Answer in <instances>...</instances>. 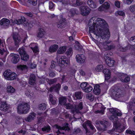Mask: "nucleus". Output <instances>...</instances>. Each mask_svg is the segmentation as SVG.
<instances>
[{"instance_id":"20e7f679","label":"nucleus","mask_w":135,"mask_h":135,"mask_svg":"<svg viewBox=\"0 0 135 135\" xmlns=\"http://www.w3.org/2000/svg\"><path fill=\"white\" fill-rule=\"evenodd\" d=\"M4 77L7 80H13L16 79V74L14 72H12L10 70H6L3 73Z\"/></svg>"},{"instance_id":"a878e982","label":"nucleus","mask_w":135,"mask_h":135,"mask_svg":"<svg viewBox=\"0 0 135 135\" xmlns=\"http://www.w3.org/2000/svg\"><path fill=\"white\" fill-rule=\"evenodd\" d=\"M55 91L58 93L61 87V85L59 83L53 85Z\"/></svg>"},{"instance_id":"cd10ccee","label":"nucleus","mask_w":135,"mask_h":135,"mask_svg":"<svg viewBox=\"0 0 135 135\" xmlns=\"http://www.w3.org/2000/svg\"><path fill=\"white\" fill-rule=\"evenodd\" d=\"M76 9L71 8L69 12L68 15L71 17H73L76 14Z\"/></svg>"},{"instance_id":"a18cd8bd","label":"nucleus","mask_w":135,"mask_h":135,"mask_svg":"<svg viewBox=\"0 0 135 135\" xmlns=\"http://www.w3.org/2000/svg\"><path fill=\"white\" fill-rule=\"evenodd\" d=\"M130 77L128 76H126L125 78L124 79H122V82L123 83H127L130 81Z\"/></svg>"},{"instance_id":"864d4df0","label":"nucleus","mask_w":135,"mask_h":135,"mask_svg":"<svg viewBox=\"0 0 135 135\" xmlns=\"http://www.w3.org/2000/svg\"><path fill=\"white\" fill-rule=\"evenodd\" d=\"M56 63L54 61H51V64L50 65V68L51 69H54L56 66Z\"/></svg>"},{"instance_id":"a19ab883","label":"nucleus","mask_w":135,"mask_h":135,"mask_svg":"<svg viewBox=\"0 0 135 135\" xmlns=\"http://www.w3.org/2000/svg\"><path fill=\"white\" fill-rule=\"evenodd\" d=\"M126 76H127L126 74L123 73H119L118 74L119 78L121 82L122 79H124Z\"/></svg>"},{"instance_id":"2eb2a0df","label":"nucleus","mask_w":135,"mask_h":135,"mask_svg":"<svg viewBox=\"0 0 135 135\" xmlns=\"http://www.w3.org/2000/svg\"><path fill=\"white\" fill-rule=\"evenodd\" d=\"M14 22L17 25L23 24L26 25L27 23L26 18L23 16H21L20 19H16L14 20Z\"/></svg>"},{"instance_id":"c9c22d12","label":"nucleus","mask_w":135,"mask_h":135,"mask_svg":"<svg viewBox=\"0 0 135 135\" xmlns=\"http://www.w3.org/2000/svg\"><path fill=\"white\" fill-rule=\"evenodd\" d=\"M64 106L67 109H71V110L74 109L73 105L72 104H71L70 103H66Z\"/></svg>"},{"instance_id":"338daca9","label":"nucleus","mask_w":135,"mask_h":135,"mask_svg":"<svg viewBox=\"0 0 135 135\" xmlns=\"http://www.w3.org/2000/svg\"><path fill=\"white\" fill-rule=\"evenodd\" d=\"M104 9H105L102 5L100 6L98 8V10L100 11H103Z\"/></svg>"},{"instance_id":"7ed1b4c3","label":"nucleus","mask_w":135,"mask_h":135,"mask_svg":"<svg viewBox=\"0 0 135 135\" xmlns=\"http://www.w3.org/2000/svg\"><path fill=\"white\" fill-rule=\"evenodd\" d=\"M111 90L112 96L113 97L119 98L121 97L122 91L118 85L116 84L113 86Z\"/></svg>"},{"instance_id":"6e6552de","label":"nucleus","mask_w":135,"mask_h":135,"mask_svg":"<svg viewBox=\"0 0 135 135\" xmlns=\"http://www.w3.org/2000/svg\"><path fill=\"white\" fill-rule=\"evenodd\" d=\"M109 54L107 52L105 53L104 55V59L107 65L109 67H111L114 65L115 61L109 57Z\"/></svg>"},{"instance_id":"393cba45","label":"nucleus","mask_w":135,"mask_h":135,"mask_svg":"<svg viewBox=\"0 0 135 135\" xmlns=\"http://www.w3.org/2000/svg\"><path fill=\"white\" fill-rule=\"evenodd\" d=\"M38 32L37 34V37L42 38L43 37L44 35L45 31L44 30L41 28H39L38 29Z\"/></svg>"},{"instance_id":"09e8293b","label":"nucleus","mask_w":135,"mask_h":135,"mask_svg":"<svg viewBox=\"0 0 135 135\" xmlns=\"http://www.w3.org/2000/svg\"><path fill=\"white\" fill-rule=\"evenodd\" d=\"M121 126V124L119 123H115L114 124V126L115 127V128L117 130H119Z\"/></svg>"},{"instance_id":"ea45409f","label":"nucleus","mask_w":135,"mask_h":135,"mask_svg":"<svg viewBox=\"0 0 135 135\" xmlns=\"http://www.w3.org/2000/svg\"><path fill=\"white\" fill-rule=\"evenodd\" d=\"M88 84L87 82H84L80 84V86L81 89L84 91Z\"/></svg>"},{"instance_id":"de8ad7c7","label":"nucleus","mask_w":135,"mask_h":135,"mask_svg":"<svg viewBox=\"0 0 135 135\" xmlns=\"http://www.w3.org/2000/svg\"><path fill=\"white\" fill-rule=\"evenodd\" d=\"M31 49L34 53H36L39 51L38 46H35L34 47H31Z\"/></svg>"},{"instance_id":"4be33fe9","label":"nucleus","mask_w":135,"mask_h":135,"mask_svg":"<svg viewBox=\"0 0 135 135\" xmlns=\"http://www.w3.org/2000/svg\"><path fill=\"white\" fill-rule=\"evenodd\" d=\"M8 109V107L7 106L6 102H2L0 107V109L4 111H6Z\"/></svg>"},{"instance_id":"4468645a","label":"nucleus","mask_w":135,"mask_h":135,"mask_svg":"<svg viewBox=\"0 0 135 135\" xmlns=\"http://www.w3.org/2000/svg\"><path fill=\"white\" fill-rule=\"evenodd\" d=\"M15 42V45L16 46H19V44L21 41L20 38L17 34L14 33L12 36Z\"/></svg>"},{"instance_id":"69168bd1","label":"nucleus","mask_w":135,"mask_h":135,"mask_svg":"<svg viewBox=\"0 0 135 135\" xmlns=\"http://www.w3.org/2000/svg\"><path fill=\"white\" fill-rule=\"evenodd\" d=\"M114 46L112 45H110L107 46V49L109 50H111L112 49H114Z\"/></svg>"},{"instance_id":"5701e85b","label":"nucleus","mask_w":135,"mask_h":135,"mask_svg":"<svg viewBox=\"0 0 135 135\" xmlns=\"http://www.w3.org/2000/svg\"><path fill=\"white\" fill-rule=\"evenodd\" d=\"M67 101L66 98L64 97H60L59 99V104L61 105H64Z\"/></svg>"},{"instance_id":"58836bf2","label":"nucleus","mask_w":135,"mask_h":135,"mask_svg":"<svg viewBox=\"0 0 135 135\" xmlns=\"http://www.w3.org/2000/svg\"><path fill=\"white\" fill-rule=\"evenodd\" d=\"M37 0H28L27 2L33 6H36L37 4Z\"/></svg>"},{"instance_id":"6ab92c4d","label":"nucleus","mask_w":135,"mask_h":135,"mask_svg":"<svg viewBox=\"0 0 135 135\" xmlns=\"http://www.w3.org/2000/svg\"><path fill=\"white\" fill-rule=\"evenodd\" d=\"M58 48V46L57 44H54L51 46L49 47V50L50 52L53 53L56 51Z\"/></svg>"},{"instance_id":"0eeeda50","label":"nucleus","mask_w":135,"mask_h":135,"mask_svg":"<svg viewBox=\"0 0 135 135\" xmlns=\"http://www.w3.org/2000/svg\"><path fill=\"white\" fill-rule=\"evenodd\" d=\"M109 111L112 115L111 116L110 119L111 120H114V119L117 120L118 119V116H120L122 115L121 113L119 112L113 108H111L109 109Z\"/></svg>"},{"instance_id":"bb28decb","label":"nucleus","mask_w":135,"mask_h":135,"mask_svg":"<svg viewBox=\"0 0 135 135\" xmlns=\"http://www.w3.org/2000/svg\"><path fill=\"white\" fill-rule=\"evenodd\" d=\"M35 114L34 112H33L30 114L25 119L26 121L30 122L33 119L35 116Z\"/></svg>"},{"instance_id":"c03bdc74","label":"nucleus","mask_w":135,"mask_h":135,"mask_svg":"<svg viewBox=\"0 0 135 135\" xmlns=\"http://www.w3.org/2000/svg\"><path fill=\"white\" fill-rule=\"evenodd\" d=\"M105 9H108L110 7V4L107 2H105L103 4H102Z\"/></svg>"},{"instance_id":"f03ea898","label":"nucleus","mask_w":135,"mask_h":135,"mask_svg":"<svg viewBox=\"0 0 135 135\" xmlns=\"http://www.w3.org/2000/svg\"><path fill=\"white\" fill-rule=\"evenodd\" d=\"M30 106L27 103H20L17 107L18 113L19 114H26L28 113Z\"/></svg>"},{"instance_id":"a211bd4d","label":"nucleus","mask_w":135,"mask_h":135,"mask_svg":"<svg viewBox=\"0 0 135 135\" xmlns=\"http://www.w3.org/2000/svg\"><path fill=\"white\" fill-rule=\"evenodd\" d=\"M133 47V46L131 45L128 44L125 47H123L120 46L119 47V49L120 51L122 52H126L128 50L131 49L132 47Z\"/></svg>"},{"instance_id":"dca6fc26","label":"nucleus","mask_w":135,"mask_h":135,"mask_svg":"<svg viewBox=\"0 0 135 135\" xmlns=\"http://www.w3.org/2000/svg\"><path fill=\"white\" fill-rule=\"evenodd\" d=\"M36 77L33 74H31L29 80V83L31 85H34L36 84Z\"/></svg>"},{"instance_id":"9b49d317","label":"nucleus","mask_w":135,"mask_h":135,"mask_svg":"<svg viewBox=\"0 0 135 135\" xmlns=\"http://www.w3.org/2000/svg\"><path fill=\"white\" fill-rule=\"evenodd\" d=\"M10 55L12 57L11 61L13 63L16 64L19 61L20 57L18 55L12 53H11Z\"/></svg>"},{"instance_id":"c85d7f7f","label":"nucleus","mask_w":135,"mask_h":135,"mask_svg":"<svg viewBox=\"0 0 135 135\" xmlns=\"http://www.w3.org/2000/svg\"><path fill=\"white\" fill-rule=\"evenodd\" d=\"M75 96L76 100H80L82 99V93L81 91H76L74 94Z\"/></svg>"},{"instance_id":"603ef678","label":"nucleus","mask_w":135,"mask_h":135,"mask_svg":"<svg viewBox=\"0 0 135 135\" xmlns=\"http://www.w3.org/2000/svg\"><path fill=\"white\" fill-rule=\"evenodd\" d=\"M68 125L69 124L67 123H66L64 124V126H63L64 130L69 131V130L70 128L69 127Z\"/></svg>"},{"instance_id":"79ce46f5","label":"nucleus","mask_w":135,"mask_h":135,"mask_svg":"<svg viewBox=\"0 0 135 135\" xmlns=\"http://www.w3.org/2000/svg\"><path fill=\"white\" fill-rule=\"evenodd\" d=\"M73 53V49L71 47L69 48L68 49L67 51L65 52L66 54L68 56L70 55H72Z\"/></svg>"},{"instance_id":"774afa93","label":"nucleus","mask_w":135,"mask_h":135,"mask_svg":"<svg viewBox=\"0 0 135 135\" xmlns=\"http://www.w3.org/2000/svg\"><path fill=\"white\" fill-rule=\"evenodd\" d=\"M36 67V65L35 64H33L32 63L30 65V67L32 69L35 68Z\"/></svg>"},{"instance_id":"473e14b6","label":"nucleus","mask_w":135,"mask_h":135,"mask_svg":"<svg viewBox=\"0 0 135 135\" xmlns=\"http://www.w3.org/2000/svg\"><path fill=\"white\" fill-rule=\"evenodd\" d=\"M93 89L92 87L88 84L84 91L86 93H89L91 92Z\"/></svg>"},{"instance_id":"f3484780","label":"nucleus","mask_w":135,"mask_h":135,"mask_svg":"<svg viewBox=\"0 0 135 135\" xmlns=\"http://www.w3.org/2000/svg\"><path fill=\"white\" fill-rule=\"evenodd\" d=\"M66 20L65 18H61L59 21L58 24H57V27L59 28H64V26L66 25Z\"/></svg>"},{"instance_id":"f257e3e1","label":"nucleus","mask_w":135,"mask_h":135,"mask_svg":"<svg viewBox=\"0 0 135 135\" xmlns=\"http://www.w3.org/2000/svg\"><path fill=\"white\" fill-rule=\"evenodd\" d=\"M96 21L102 28H103L102 29L98 28L96 23L93 22V24H91L89 21L88 26L90 36L93 37L91 34L92 33L96 36H101L103 39L108 40L110 36V32L109 29L106 27L107 25L106 22L103 19L101 18H98Z\"/></svg>"},{"instance_id":"f8f14e48","label":"nucleus","mask_w":135,"mask_h":135,"mask_svg":"<svg viewBox=\"0 0 135 135\" xmlns=\"http://www.w3.org/2000/svg\"><path fill=\"white\" fill-rule=\"evenodd\" d=\"M77 61L79 63L81 64L84 62L86 59L85 56L83 54H78L76 56Z\"/></svg>"},{"instance_id":"7c9ffc66","label":"nucleus","mask_w":135,"mask_h":135,"mask_svg":"<svg viewBox=\"0 0 135 135\" xmlns=\"http://www.w3.org/2000/svg\"><path fill=\"white\" fill-rule=\"evenodd\" d=\"M7 91L8 93H13L15 92V89L11 86H8L7 87Z\"/></svg>"},{"instance_id":"9d476101","label":"nucleus","mask_w":135,"mask_h":135,"mask_svg":"<svg viewBox=\"0 0 135 135\" xmlns=\"http://www.w3.org/2000/svg\"><path fill=\"white\" fill-rule=\"evenodd\" d=\"M83 108V104L82 102H80L78 104L75 106L74 108L72 109L71 112L73 114L75 113H77L79 112V110H81Z\"/></svg>"},{"instance_id":"72a5a7b5","label":"nucleus","mask_w":135,"mask_h":135,"mask_svg":"<svg viewBox=\"0 0 135 135\" xmlns=\"http://www.w3.org/2000/svg\"><path fill=\"white\" fill-rule=\"evenodd\" d=\"M18 69L23 71L27 69V67L26 65H20L17 66Z\"/></svg>"},{"instance_id":"39448f33","label":"nucleus","mask_w":135,"mask_h":135,"mask_svg":"<svg viewBox=\"0 0 135 135\" xmlns=\"http://www.w3.org/2000/svg\"><path fill=\"white\" fill-rule=\"evenodd\" d=\"M69 59L66 56H61L59 59V65L61 69L67 66L69 63Z\"/></svg>"},{"instance_id":"5fc2aeb1","label":"nucleus","mask_w":135,"mask_h":135,"mask_svg":"<svg viewBox=\"0 0 135 135\" xmlns=\"http://www.w3.org/2000/svg\"><path fill=\"white\" fill-rule=\"evenodd\" d=\"M81 131L80 129L79 128L74 129L73 133L74 134H76L80 132Z\"/></svg>"},{"instance_id":"4d7b16f0","label":"nucleus","mask_w":135,"mask_h":135,"mask_svg":"<svg viewBox=\"0 0 135 135\" xmlns=\"http://www.w3.org/2000/svg\"><path fill=\"white\" fill-rule=\"evenodd\" d=\"M135 132L134 131H132L130 129H127L126 131V133L128 134H130L132 135Z\"/></svg>"},{"instance_id":"ddd939ff","label":"nucleus","mask_w":135,"mask_h":135,"mask_svg":"<svg viewBox=\"0 0 135 135\" xmlns=\"http://www.w3.org/2000/svg\"><path fill=\"white\" fill-rule=\"evenodd\" d=\"M103 72L104 74L105 81H107L110 77L111 72L110 70L108 69H104Z\"/></svg>"},{"instance_id":"f704fd0d","label":"nucleus","mask_w":135,"mask_h":135,"mask_svg":"<svg viewBox=\"0 0 135 135\" xmlns=\"http://www.w3.org/2000/svg\"><path fill=\"white\" fill-rule=\"evenodd\" d=\"M96 71L98 72H101L103 70V66L102 65H98L95 68Z\"/></svg>"},{"instance_id":"c756f323","label":"nucleus","mask_w":135,"mask_h":135,"mask_svg":"<svg viewBox=\"0 0 135 135\" xmlns=\"http://www.w3.org/2000/svg\"><path fill=\"white\" fill-rule=\"evenodd\" d=\"M25 93L26 96L29 98H32L33 94V92L31 93L30 90L28 89H27L25 91Z\"/></svg>"},{"instance_id":"2f4dec72","label":"nucleus","mask_w":135,"mask_h":135,"mask_svg":"<svg viewBox=\"0 0 135 135\" xmlns=\"http://www.w3.org/2000/svg\"><path fill=\"white\" fill-rule=\"evenodd\" d=\"M134 104L133 101L132 102H129L128 103V108L129 110H133L134 107H135V106L134 105Z\"/></svg>"},{"instance_id":"e433bc0d","label":"nucleus","mask_w":135,"mask_h":135,"mask_svg":"<svg viewBox=\"0 0 135 135\" xmlns=\"http://www.w3.org/2000/svg\"><path fill=\"white\" fill-rule=\"evenodd\" d=\"M50 130V127L49 125L44 126L42 128V130L43 132H49Z\"/></svg>"},{"instance_id":"37998d69","label":"nucleus","mask_w":135,"mask_h":135,"mask_svg":"<svg viewBox=\"0 0 135 135\" xmlns=\"http://www.w3.org/2000/svg\"><path fill=\"white\" fill-rule=\"evenodd\" d=\"M66 46H63L60 47L58 50L60 54H62L64 53L66 50Z\"/></svg>"},{"instance_id":"6e6d98bb","label":"nucleus","mask_w":135,"mask_h":135,"mask_svg":"<svg viewBox=\"0 0 135 135\" xmlns=\"http://www.w3.org/2000/svg\"><path fill=\"white\" fill-rule=\"evenodd\" d=\"M51 112L55 115L58 114L59 113V111L56 108H54L51 111Z\"/></svg>"},{"instance_id":"3c124183","label":"nucleus","mask_w":135,"mask_h":135,"mask_svg":"<svg viewBox=\"0 0 135 135\" xmlns=\"http://www.w3.org/2000/svg\"><path fill=\"white\" fill-rule=\"evenodd\" d=\"M56 81V80L55 79H48V83L50 85H51L52 84L55 83Z\"/></svg>"},{"instance_id":"0e129e2a","label":"nucleus","mask_w":135,"mask_h":135,"mask_svg":"<svg viewBox=\"0 0 135 135\" xmlns=\"http://www.w3.org/2000/svg\"><path fill=\"white\" fill-rule=\"evenodd\" d=\"M45 79L44 78H41V80H40L39 83L41 84H44L45 81Z\"/></svg>"},{"instance_id":"4c0bfd02","label":"nucleus","mask_w":135,"mask_h":135,"mask_svg":"<svg viewBox=\"0 0 135 135\" xmlns=\"http://www.w3.org/2000/svg\"><path fill=\"white\" fill-rule=\"evenodd\" d=\"M46 104L42 103L39 105V109L41 110H45L46 108Z\"/></svg>"},{"instance_id":"bf43d9fd","label":"nucleus","mask_w":135,"mask_h":135,"mask_svg":"<svg viewBox=\"0 0 135 135\" xmlns=\"http://www.w3.org/2000/svg\"><path fill=\"white\" fill-rule=\"evenodd\" d=\"M130 9L131 12L135 11V4L131 6H130Z\"/></svg>"},{"instance_id":"13d9d810","label":"nucleus","mask_w":135,"mask_h":135,"mask_svg":"<svg viewBox=\"0 0 135 135\" xmlns=\"http://www.w3.org/2000/svg\"><path fill=\"white\" fill-rule=\"evenodd\" d=\"M55 5L51 1L50 2L49 6V8L51 9H52Z\"/></svg>"},{"instance_id":"423d86ee","label":"nucleus","mask_w":135,"mask_h":135,"mask_svg":"<svg viewBox=\"0 0 135 135\" xmlns=\"http://www.w3.org/2000/svg\"><path fill=\"white\" fill-rule=\"evenodd\" d=\"M18 51L21 59L25 61H27L29 59V56L27 54L25 47L22 46L20 48Z\"/></svg>"},{"instance_id":"8fccbe9b","label":"nucleus","mask_w":135,"mask_h":135,"mask_svg":"<svg viewBox=\"0 0 135 135\" xmlns=\"http://www.w3.org/2000/svg\"><path fill=\"white\" fill-rule=\"evenodd\" d=\"M56 75L55 71H50L49 73V76L50 77L53 78Z\"/></svg>"},{"instance_id":"412c9836","label":"nucleus","mask_w":135,"mask_h":135,"mask_svg":"<svg viewBox=\"0 0 135 135\" xmlns=\"http://www.w3.org/2000/svg\"><path fill=\"white\" fill-rule=\"evenodd\" d=\"M100 86L98 84H96L94 86L93 90L94 93L96 95H99L100 93V89L99 88Z\"/></svg>"},{"instance_id":"e2e57ef3","label":"nucleus","mask_w":135,"mask_h":135,"mask_svg":"<svg viewBox=\"0 0 135 135\" xmlns=\"http://www.w3.org/2000/svg\"><path fill=\"white\" fill-rule=\"evenodd\" d=\"M82 4L80 0H77L76 1V4L78 6L81 5Z\"/></svg>"},{"instance_id":"49530a36","label":"nucleus","mask_w":135,"mask_h":135,"mask_svg":"<svg viewBox=\"0 0 135 135\" xmlns=\"http://www.w3.org/2000/svg\"><path fill=\"white\" fill-rule=\"evenodd\" d=\"M116 14H117L118 15L122 16L123 17H124L125 16V14L124 12L120 10L118 11H117V13Z\"/></svg>"},{"instance_id":"052dcab7","label":"nucleus","mask_w":135,"mask_h":135,"mask_svg":"<svg viewBox=\"0 0 135 135\" xmlns=\"http://www.w3.org/2000/svg\"><path fill=\"white\" fill-rule=\"evenodd\" d=\"M115 5L117 8H119L120 7V3L118 1H115L114 3Z\"/></svg>"},{"instance_id":"680f3d73","label":"nucleus","mask_w":135,"mask_h":135,"mask_svg":"<svg viewBox=\"0 0 135 135\" xmlns=\"http://www.w3.org/2000/svg\"><path fill=\"white\" fill-rule=\"evenodd\" d=\"M109 122L105 120L104 123L103 124V126L105 128L109 126Z\"/></svg>"},{"instance_id":"b1692460","label":"nucleus","mask_w":135,"mask_h":135,"mask_svg":"<svg viewBox=\"0 0 135 135\" xmlns=\"http://www.w3.org/2000/svg\"><path fill=\"white\" fill-rule=\"evenodd\" d=\"M94 0H88L87 3L88 5L92 8H95L97 7V5L93 1Z\"/></svg>"},{"instance_id":"1a4fd4ad","label":"nucleus","mask_w":135,"mask_h":135,"mask_svg":"<svg viewBox=\"0 0 135 135\" xmlns=\"http://www.w3.org/2000/svg\"><path fill=\"white\" fill-rule=\"evenodd\" d=\"M81 14L83 16H88L90 13L91 9L86 6H81L80 7Z\"/></svg>"},{"instance_id":"aec40b11","label":"nucleus","mask_w":135,"mask_h":135,"mask_svg":"<svg viewBox=\"0 0 135 135\" xmlns=\"http://www.w3.org/2000/svg\"><path fill=\"white\" fill-rule=\"evenodd\" d=\"M9 23V21L8 19L4 18L0 20V24L1 25L7 26Z\"/></svg>"}]
</instances>
